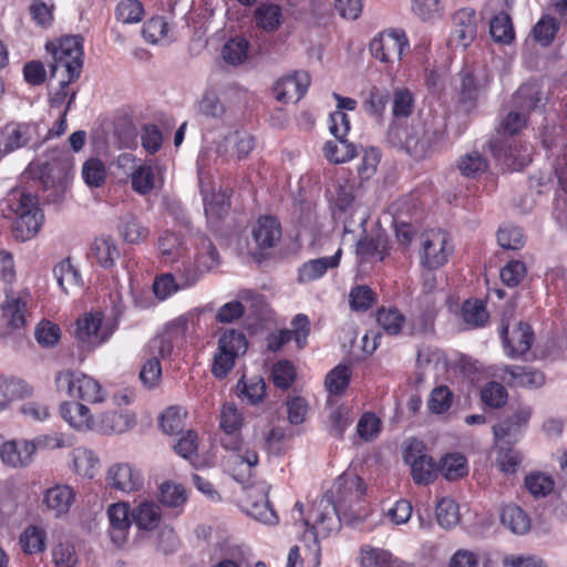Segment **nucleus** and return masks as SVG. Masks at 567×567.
I'll return each mask as SVG.
<instances>
[{"instance_id": "43", "label": "nucleus", "mask_w": 567, "mask_h": 567, "mask_svg": "<svg viewBox=\"0 0 567 567\" xmlns=\"http://www.w3.org/2000/svg\"><path fill=\"white\" fill-rule=\"evenodd\" d=\"M249 42L237 35L229 39L223 47V58L230 65H239L248 58Z\"/></svg>"}, {"instance_id": "9", "label": "nucleus", "mask_w": 567, "mask_h": 567, "mask_svg": "<svg viewBox=\"0 0 567 567\" xmlns=\"http://www.w3.org/2000/svg\"><path fill=\"white\" fill-rule=\"evenodd\" d=\"M268 492L269 486L265 483L247 488L244 508L254 519L262 524L276 525L279 518L268 499Z\"/></svg>"}, {"instance_id": "29", "label": "nucleus", "mask_w": 567, "mask_h": 567, "mask_svg": "<svg viewBox=\"0 0 567 567\" xmlns=\"http://www.w3.org/2000/svg\"><path fill=\"white\" fill-rule=\"evenodd\" d=\"M157 248L161 260L165 264L177 261L184 257L186 248L183 236L178 233L165 230L158 238Z\"/></svg>"}, {"instance_id": "33", "label": "nucleus", "mask_w": 567, "mask_h": 567, "mask_svg": "<svg viewBox=\"0 0 567 567\" xmlns=\"http://www.w3.org/2000/svg\"><path fill=\"white\" fill-rule=\"evenodd\" d=\"M509 377L508 382L515 386H540L545 382L543 372L523 365H507L504 369Z\"/></svg>"}, {"instance_id": "2", "label": "nucleus", "mask_w": 567, "mask_h": 567, "mask_svg": "<svg viewBox=\"0 0 567 567\" xmlns=\"http://www.w3.org/2000/svg\"><path fill=\"white\" fill-rule=\"evenodd\" d=\"M333 488L337 520L358 527L369 516V508L362 502L365 492L363 481L358 475L344 473L336 480Z\"/></svg>"}, {"instance_id": "54", "label": "nucleus", "mask_w": 567, "mask_h": 567, "mask_svg": "<svg viewBox=\"0 0 567 567\" xmlns=\"http://www.w3.org/2000/svg\"><path fill=\"white\" fill-rule=\"evenodd\" d=\"M280 8L276 4H261L255 12L257 25L272 32L280 25Z\"/></svg>"}, {"instance_id": "31", "label": "nucleus", "mask_w": 567, "mask_h": 567, "mask_svg": "<svg viewBox=\"0 0 567 567\" xmlns=\"http://www.w3.org/2000/svg\"><path fill=\"white\" fill-rule=\"evenodd\" d=\"M120 249L111 237H99L91 246V257L103 268H112L120 258Z\"/></svg>"}, {"instance_id": "34", "label": "nucleus", "mask_w": 567, "mask_h": 567, "mask_svg": "<svg viewBox=\"0 0 567 567\" xmlns=\"http://www.w3.org/2000/svg\"><path fill=\"white\" fill-rule=\"evenodd\" d=\"M228 462L233 466V477L244 483L250 476L251 468L258 464V455L254 450L237 451Z\"/></svg>"}, {"instance_id": "17", "label": "nucleus", "mask_w": 567, "mask_h": 567, "mask_svg": "<svg viewBox=\"0 0 567 567\" xmlns=\"http://www.w3.org/2000/svg\"><path fill=\"white\" fill-rule=\"evenodd\" d=\"M529 417V408H518L511 417L493 426L495 440L506 444L516 442L523 427L527 425Z\"/></svg>"}, {"instance_id": "50", "label": "nucleus", "mask_w": 567, "mask_h": 567, "mask_svg": "<svg viewBox=\"0 0 567 567\" xmlns=\"http://www.w3.org/2000/svg\"><path fill=\"white\" fill-rule=\"evenodd\" d=\"M69 169L68 162L45 164L41 169L40 179L45 188L62 187Z\"/></svg>"}, {"instance_id": "14", "label": "nucleus", "mask_w": 567, "mask_h": 567, "mask_svg": "<svg viewBox=\"0 0 567 567\" xmlns=\"http://www.w3.org/2000/svg\"><path fill=\"white\" fill-rule=\"evenodd\" d=\"M310 76L307 72H296L276 82L274 91L276 99L284 103H297L307 92Z\"/></svg>"}, {"instance_id": "42", "label": "nucleus", "mask_w": 567, "mask_h": 567, "mask_svg": "<svg viewBox=\"0 0 567 567\" xmlns=\"http://www.w3.org/2000/svg\"><path fill=\"white\" fill-rule=\"evenodd\" d=\"M47 534L42 527L30 525L20 535V546L25 554H39L45 549Z\"/></svg>"}, {"instance_id": "63", "label": "nucleus", "mask_w": 567, "mask_h": 567, "mask_svg": "<svg viewBox=\"0 0 567 567\" xmlns=\"http://www.w3.org/2000/svg\"><path fill=\"white\" fill-rule=\"evenodd\" d=\"M154 172L150 165L138 166L131 175L132 188L142 195L154 188Z\"/></svg>"}, {"instance_id": "36", "label": "nucleus", "mask_w": 567, "mask_h": 567, "mask_svg": "<svg viewBox=\"0 0 567 567\" xmlns=\"http://www.w3.org/2000/svg\"><path fill=\"white\" fill-rule=\"evenodd\" d=\"M53 276L61 290L65 293L82 285L81 275L70 262V259H64L55 265Z\"/></svg>"}, {"instance_id": "20", "label": "nucleus", "mask_w": 567, "mask_h": 567, "mask_svg": "<svg viewBox=\"0 0 567 567\" xmlns=\"http://www.w3.org/2000/svg\"><path fill=\"white\" fill-rule=\"evenodd\" d=\"M35 452V444L25 440H13L2 444L0 457L2 462L11 467H24L32 461Z\"/></svg>"}, {"instance_id": "49", "label": "nucleus", "mask_w": 567, "mask_h": 567, "mask_svg": "<svg viewBox=\"0 0 567 567\" xmlns=\"http://www.w3.org/2000/svg\"><path fill=\"white\" fill-rule=\"evenodd\" d=\"M488 167L486 158L477 151L461 156L458 161L460 172L471 178H475L486 172Z\"/></svg>"}, {"instance_id": "10", "label": "nucleus", "mask_w": 567, "mask_h": 567, "mask_svg": "<svg viewBox=\"0 0 567 567\" xmlns=\"http://www.w3.org/2000/svg\"><path fill=\"white\" fill-rule=\"evenodd\" d=\"M449 235L441 229L426 231L422 243L421 262L430 269L443 266L452 252Z\"/></svg>"}, {"instance_id": "53", "label": "nucleus", "mask_w": 567, "mask_h": 567, "mask_svg": "<svg viewBox=\"0 0 567 567\" xmlns=\"http://www.w3.org/2000/svg\"><path fill=\"white\" fill-rule=\"evenodd\" d=\"M350 378L349 367L339 364L327 374L324 385L330 394L338 395L348 388Z\"/></svg>"}, {"instance_id": "30", "label": "nucleus", "mask_w": 567, "mask_h": 567, "mask_svg": "<svg viewBox=\"0 0 567 567\" xmlns=\"http://www.w3.org/2000/svg\"><path fill=\"white\" fill-rule=\"evenodd\" d=\"M131 517L138 529L153 530L158 526L162 513L156 503L145 501L131 511Z\"/></svg>"}, {"instance_id": "23", "label": "nucleus", "mask_w": 567, "mask_h": 567, "mask_svg": "<svg viewBox=\"0 0 567 567\" xmlns=\"http://www.w3.org/2000/svg\"><path fill=\"white\" fill-rule=\"evenodd\" d=\"M62 419L78 431L93 430L95 419L90 409L80 402H63L60 405Z\"/></svg>"}, {"instance_id": "64", "label": "nucleus", "mask_w": 567, "mask_h": 567, "mask_svg": "<svg viewBox=\"0 0 567 567\" xmlns=\"http://www.w3.org/2000/svg\"><path fill=\"white\" fill-rule=\"evenodd\" d=\"M482 401L494 409H498L506 403L507 391L498 382H488L481 391Z\"/></svg>"}, {"instance_id": "13", "label": "nucleus", "mask_w": 567, "mask_h": 567, "mask_svg": "<svg viewBox=\"0 0 567 567\" xmlns=\"http://www.w3.org/2000/svg\"><path fill=\"white\" fill-rule=\"evenodd\" d=\"M254 137L246 132H234L217 143L216 154L224 162L233 158L241 159L254 148Z\"/></svg>"}, {"instance_id": "41", "label": "nucleus", "mask_w": 567, "mask_h": 567, "mask_svg": "<svg viewBox=\"0 0 567 567\" xmlns=\"http://www.w3.org/2000/svg\"><path fill=\"white\" fill-rule=\"evenodd\" d=\"M187 411L181 406L172 405L165 409L159 419L162 431L168 435L181 434L185 426Z\"/></svg>"}, {"instance_id": "39", "label": "nucleus", "mask_w": 567, "mask_h": 567, "mask_svg": "<svg viewBox=\"0 0 567 567\" xmlns=\"http://www.w3.org/2000/svg\"><path fill=\"white\" fill-rule=\"evenodd\" d=\"M195 260L200 265L202 270L207 272L219 265V254L209 238L205 236L197 238Z\"/></svg>"}, {"instance_id": "59", "label": "nucleus", "mask_w": 567, "mask_h": 567, "mask_svg": "<svg viewBox=\"0 0 567 567\" xmlns=\"http://www.w3.org/2000/svg\"><path fill=\"white\" fill-rule=\"evenodd\" d=\"M197 111L205 117L220 120L226 109L217 94L206 92L197 103Z\"/></svg>"}, {"instance_id": "40", "label": "nucleus", "mask_w": 567, "mask_h": 567, "mask_svg": "<svg viewBox=\"0 0 567 567\" xmlns=\"http://www.w3.org/2000/svg\"><path fill=\"white\" fill-rule=\"evenodd\" d=\"M460 75V92L464 101L475 100L488 83V78L484 73L475 74L471 71H463Z\"/></svg>"}, {"instance_id": "22", "label": "nucleus", "mask_w": 567, "mask_h": 567, "mask_svg": "<svg viewBox=\"0 0 567 567\" xmlns=\"http://www.w3.org/2000/svg\"><path fill=\"white\" fill-rule=\"evenodd\" d=\"M0 311V324L4 330L20 329L25 323L27 298L21 296L7 298Z\"/></svg>"}, {"instance_id": "8", "label": "nucleus", "mask_w": 567, "mask_h": 567, "mask_svg": "<svg viewBox=\"0 0 567 567\" xmlns=\"http://www.w3.org/2000/svg\"><path fill=\"white\" fill-rule=\"evenodd\" d=\"M409 42L403 31L382 32L370 42L371 54L381 62L393 63L402 58Z\"/></svg>"}, {"instance_id": "32", "label": "nucleus", "mask_w": 567, "mask_h": 567, "mask_svg": "<svg viewBox=\"0 0 567 567\" xmlns=\"http://www.w3.org/2000/svg\"><path fill=\"white\" fill-rule=\"evenodd\" d=\"M501 522L504 527L517 535L526 534L532 525L528 514L515 504L503 506Z\"/></svg>"}, {"instance_id": "21", "label": "nucleus", "mask_w": 567, "mask_h": 567, "mask_svg": "<svg viewBox=\"0 0 567 567\" xmlns=\"http://www.w3.org/2000/svg\"><path fill=\"white\" fill-rule=\"evenodd\" d=\"M116 229L120 238L130 245H140L150 236V229L134 213H125L117 219Z\"/></svg>"}, {"instance_id": "3", "label": "nucleus", "mask_w": 567, "mask_h": 567, "mask_svg": "<svg viewBox=\"0 0 567 567\" xmlns=\"http://www.w3.org/2000/svg\"><path fill=\"white\" fill-rule=\"evenodd\" d=\"M51 55L50 76L66 78V82H74L80 78L83 66V40L79 35L64 37L48 42L45 45Z\"/></svg>"}, {"instance_id": "28", "label": "nucleus", "mask_w": 567, "mask_h": 567, "mask_svg": "<svg viewBox=\"0 0 567 567\" xmlns=\"http://www.w3.org/2000/svg\"><path fill=\"white\" fill-rule=\"evenodd\" d=\"M202 195L204 200V209L207 218L208 226L213 230H217L219 223L225 218L228 214L229 203L224 193H212L210 195L206 194L204 188H202Z\"/></svg>"}, {"instance_id": "46", "label": "nucleus", "mask_w": 567, "mask_h": 567, "mask_svg": "<svg viewBox=\"0 0 567 567\" xmlns=\"http://www.w3.org/2000/svg\"><path fill=\"white\" fill-rule=\"evenodd\" d=\"M142 35L146 41L153 44L163 41H172L169 25L163 17H154L147 20L143 25Z\"/></svg>"}, {"instance_id": "18", "label": "nucleus", "mask_w": 567, "mask_h": 567, "mask_svg": "<svg viewBox=\"0 0 567 567\" xmlns=\"http://www.w3.org/2000/svg\"><path fill=\"white\" fill-rule=\"evenodd\" d=\"M107 485L114 489L131 493L142 486V477L127 463H118L112 465L106 474Z\"/></svg>"}, {"instance_id": "37", "label": "nucleus", "mask_w": 567, "mask_h": 567, "mask_svg": "<svg viewBox=\"0 0 567 567\" xmlns=\"http://www.w3.org/2000/svg\"><path fill=\"white\" fill-rule=\"evenodd\" d=\"M437 470L447 481H456L467 475V461L460 453H450L441 458Z\"/></svg>"}, {"instance_id": "56", "label": "nucleus", "mask_w": 567, "mask_h": 567, "mask_svg": "<svg viewBox=\"0 0 567 567\" xmlns=\"http://www.w3.org/2000/svg\"><path fill=\"white\" fill-rule=\"evenodd\" d=\"M143 16L144 8L138 0H122L115 8V17L123 23H137Z\"/></svg>"}, {"instance_id": "27", "label": "nucleus", "mask_w": 567, "mask_h": 567, "mask_svg": "<svg viewBox=\"0 0 567 567\" xmlns=\"http://www.w3.org/2000/svg\"><path fill=\"white\" fill-rule=\"evenodd\" d=\"M252 237L259 248L274 247L281 238V226L277 218L260 217L252 229Z\"/></svg>"}, {"instance_id": "6", "label": "nucleus", "mask_w": 567, "mask_h": 567, "mask_svg": "<svg viewBox=\"0 0 567 567\" xmlns=\"http://www.w3.org/2000/svg\"><path fill=\"white\" fill-rule=\"evenodd\" d=\"M45 142L40 134V124L34 122L9 123L0 137V158L22 147L38 148Z\"/></svg>"}, {"instance_id": "5", "label": "nucleus", "mask_w": 567, "mask_h": 567, "mask_svg": "<svg viewBox=\"0 0 567 567\" xmlns=\"http://www.w3.org/2000/svg\"><path fill=\"white\" fill-rule=\"evenodd\" d=\"M59 391H64L73 398L89 403H99L104 400V392L100 383L81 371H61L55 378Z\"/></svg>"}, {"instance_id": "52", "label": "nucleus", "mask_w": 567, "mask_h": 567, "mask_svg": "<svg viewBox=\"0 0 567 567\" xmlns=\"http://www.w3.org/2000/svg\"><path fill=\"white\" fill-rule=\"evenodd\" d=\"M377 321L384 332L390 336H396L401 332L405 318L395 308H382L378 311Z\"/></svg>"}, {"instance_id": "19", "label": "nucleus", "mask_w": 567, "mask_h": 567, "mask_svg": "<svg viewBox=\"0 0 567 567\" xmlns=\"http://www.w3.org/2000/svg\"><path fill=\"white\" fill-rule=\"evenodd\" d=\"M404 460L411 466V474L416 484L426 485L434 481L437 466L431 456L410 447L405 451Z\"/></svg>"}, {"instance_id": "48", "label": "nucleus", "mask_w": 567, "mask_h": 567, "mask_svg": "<svg viewBox=\"0 0 567 567\" xmlns=\"http://www.w3.org/2000/svg\"><path fill=\"white\" fill-rule=\"evenodd\" d=\"M300 543L303 551V560L308 567H319L321 564V546L318 540V532L307 530L303 533Z\"/></svg>"}, {"instance_id": "35", "label": "nucleus", "mask_w": 567, "mask_h": 567, "mask_svg": "<svg viewBox=\"0 0 567 567\" xmlns=\"http://www.w3.org/2000/svg\"><path fill=\"white\" fill-rule=\"evenodd\" d=\"M361 566L362 567H409L401 560L392 558V555L380 548L370 546L362 547L361 549Z\"/></svg>"}, {"instance_id": "38", "label": "nucleus", "mask_w": 567, "mask_h": 567, "mask_svg": "<svg viewBox=\"0 0 567 567\" xmlns=\"http://www.w3.org/2000/svg\"><path fill=\"white\" fill-rule=\"evenodd\" d=\"M323 150L324 156L334 164L346 163L357 155V147L346 137L327 142Z\"/></svg>"}, {"instance_id": "16", "label": "nucleus", "mask_w": 567, "mask_h": 567, "mask_svg": "<svg viewBox=\"0 0 567 567\" xmlns=\"http://www.w3.org/2000/svg\"><path fill=\"white\" fill-rule=\"evenodd\" d=\"M107 517L110 520V537L116 546H122L127 539L128 529L133 522L127 504L115 503L110 505Z\"/></svg>"}, {"instance_id": "47", "label": "nucleus", "mask_w": 567, "mask_h": 567, "mask_svg": "<svg viewBox=\"0 0 567 567\" xmlns=\"http://www.w3.org/2000/svg\"><path fill=\"white\" fill-rule=\"evenodd\" d=\"M489 33L494 41L508 44L514 40V29L511 17L505 12L496 14L489 23Z\"/></svg>"}, {"instance_id": "51", "label": "nucleus", "mask_w": 567, "mask_h": 567, "mask_svg": "<svg viewBox=\"0 0 567 567\" xmlns=\"http://www.w3.org/2000/svg\"><path fill=\"white\" fill-rule=\"evenodd\" d=\"M158 498L165 507L179 509L186 502L185 489L182 485L165 482L159 487Z\"/></svg>"}, {"instance_id": "61", "label": "nucleus", "mask_w": 567, "mask_h": 567, "mask_svg": "<svg viewBox=\"0 0 567 567\" xmlns=\"http://www.w3.org/2000/svg\"><path fill=\"white\" fill-rule=\"evenodd\" d=\"M82 177L90 187H100L106 177V171L103 162L99 158H90L84 162L82 167Z\"/></svg>"}, {"instance_id": "62", "label": "nucleus", "mask_w": 567, "mask_h": 567, "mask_svg": "<svg viewBox=\"0 0 567 567\" xmlns=\"http://www.w3.org/2000/svg\"><path fill=\"white\" fill-rule=\"evenodd\" d=\"M525 486L535 497H545L554 488V480L543 473H532L525 478Z\"/></svg>"}, {"instance_id": "24", "label": "nucleus", "mask_w": 567, "mask_h": 567, "mask_svg": "<svg viewBox=\"0 0 567 567\" xmlns=\"http://www.w3.org/2000/svg\"><path fill=\"white\" fill-rule=\"evenodd\" d=\"M75 493L68 485H55L44 494L43 503L55 517L66 515L74 502Z\"/></svg>"}, {"instance_id": "1", "label": "nucleus", "mask_w": 567, "mask_h": 567, "mask_svg": "<svg viewBox=\"0 0 567 567\" xmlns=\"http://www.w3.org/2000/svg\"><path fill=\"white\" fill-rule=\"evenodd\" d=\"M0 214L12 220V235L19 241L33 238L43 221L37 197L20 189L11 190L0 200Z\"/></svg>"}, {"instance_id": "58", "label": "nucleus", "mask_w": 567, "mask_h": 567, "mask_svg": "<svg viewBox=\"0 0 567 567\" xmlns=\"http://www.w3.org/2000/svg\"><path fill=\"white\" fill-rule=\"evenodd\" d=\"M464 321L471 327L477 328L485 324L488 319V312L483 301H465L462 307Z\"/></svg>"}, {"instance_id": "25", "label": "nucleus", "mask_w": 567, "mask_h": 567, "mask_svg": "<svg viewBox=\"0 0 567 567\" xmlns=\"http://www.w3.org/2000/svg\"><path fill=\"white\" fill-rule=\"evenodd\" d=\"M135 423L128 413L106 411L95 420L93 430L102 434H118L130 430Z\"/></svg>"}, {"instance_id": "11", "label": "nucleus", "mask_w": 567, "mask_h": 567, "mask_svg": "<svg viewBox=\"0 0 567 567\" xmlns=\"http://www.w3.org/2000/svg\"><path fill=\"white\" fill-rule=\"evenodd\" d=\"M112 331L103 326V315L101 312H90L76 322L75 338L89 349L95 348L105 342Z\"/></svg>"}, {"instance_id": "26", "label": "nucleus", "mask_w": 567, "mask_h": 567, "mask_svg": "<svg viewBox=\"0 0 567 567\" xmlns=\"http://www.w3.org/2000/svg\"><path fill=\"white\" fill-rule=\"evenodd\" d=\"M342 255L339 248L333 256L311 259L305 262L298 271V280L300 282H311L321 278L329 268H337Z\"/></svg>"}, {"instance_id": "60", "label": "nucleus", "mask_w": 567, "mask_h": 567, "mask_svg": "<svg viewBox=\"0 0 567 567\" xmlns=\"http://www.w3.org/2000/svg\"><path fill=\"white\" fill-rule=\"evenodd\" d=\"M436 519L443 528H451L460 520L458 506L450 498H442L436 505Z\"/></svg>"}, {"instance_id": "12", "label": "nucleus", "mask_w": 567, "mask_h": 567, "mask_svg": "<svg viewBox=\"0 0 567 567\" xmlns=\"http://www.w3.org/2000/svg\"><path fill=\"white\" fill-rule=\"evenodd\" d=\"M437 133L422 122L413 123L404 140L405 151L415 158L425 157L433 148Z\"/></svg>"}, {"instance_id": "15", "label": "nucleus", "mask_w": 567, "mask_h": 567, "mask_svg": "<svg viewBox=\"0 0 567 567\" xmlns=\"http://www.w3.org/2000/svg\"><path fill=\"white\" fill-rule=\"evenodd\" d=\"M501 334L504 348L512 358L525 354L534 341V332L529 324L524 322H518L511 332L507 327H504Z\"/></svg>"}, {"instance_id": "55", "label": "nucleus", "mask_w": 567, "mask_h": 567, "mask_svg": "<svg viewBox=\"0 0 567 567\" xmlns=\"http://www.w3.org/2000/svg\"><path fill=\"white\" fill-rule=\"evenodd\" d=\"M453 399V392L449 386L439 385L431 391L427 408L432 413L442 414L451 408Z\"/></svg>"}, {"instance_id": "45", "label": "nucleus", "mask_w": 567, "mask_h": 567, "mask_svg": "<svg viewBox=\"0 0 567 567\" xmlns=\"http://www.w3.org/2000/svg\"><path fill=\"white\" fill-rule=\"evenodd\" d=\"M99 458L93 451L78 447L73 451L74 471L82 477L92 478L97 468Z\"/></svg>"}, {"instance_id": "57", "label": "nucleus", "mask_w": 567, "mask_h": 567, "mask_svg": "<svg viewBox=\"0 0 567 567\" xmlns=\"http://www.w3.org/2000/svg\"><path fill=\"white\" fill-rule=\"evenodd\" d=\"M497 241L504 249L517 250L525 245V237L519 227L504 225L497 231Z\"/></svg>"}, {"instance_id": "44", "label": "nucleus", "mask_w": 567, "mask_h": 567, "mask_svg": "<svg viewBox=\"0 0 567 567\" xmlns=\"http://www.w3.org/2000/svg\"><path fill=\"white\" fill-rule=\"evenodd\" d=\"M218 350L225 351L236 358L246 353L248 342L246 336L237 330L225 331L218 340Z\"/></svg>"}, {"instance_id": "4", "label": "nucleus", "mask_w": 567, "mask_h": 567, "mask_svg": "<svg viewBox=\"0 0 567 567\" xmlns=\"http://www.w3.org/2000/svg\"><path fill=\"white\" fill-rule=\"evenodd\" d=\"M544 94L536 83L522 85L514 95V104L518 111H511L503 121V130L509 135L518 133L527 122V114L542 103Z\"/></svg>"}, {"instance_id": "7", "label": "nucleus", "mask_w": 567, "mask_h": 567, "mask_svg": "<svg viewBox=\"0 0 567 567\" xmlns=\"http://www.w3.org/2000/svg\"><path fill=\"white\" fill-rule=\"evenodd\" d=\"M477 35V17L472 8H463L452 16L447 43L451 48L467 49Z\"/></svg>"}]
</instances>
